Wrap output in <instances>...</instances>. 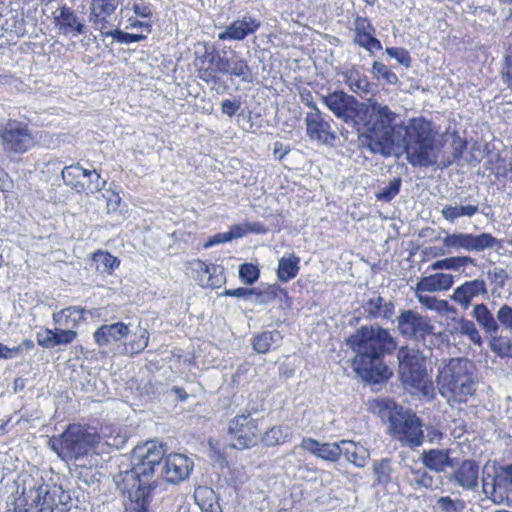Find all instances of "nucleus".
Listing matches in <instances>:
<instances>
[{
	"label": "nucleus",
	"mask_w": 512,
	"mask_h": 512,
	"mask_svg": "<svg viewBox=\"0 0 512 512\" xmlns=\"http://www.w3.org/2000/svg\"><path fill=\"white\" fill-rule=\"evenodd\" d=\"M372 473L374 477L373 485L386 488L392 482V461L384 458L374 461L372 464Z\"/></svg>",
	"instance_id": "72a5a7b5"
},
{
	"label": "nucleus",
	"mask_w": 512,
	"mask_h": 512,
	"mask_svg": "<svg viewBox=\"0 0 512 512\" xmlns=\"http://www.w3.org/2000/svg\"><path fill=\"white\" fill-rule=\"evenodd\" d=\"M122 485V489L128 493L130 512H147L149 495L153 488L152 480L143 481L142 477H137V480L127 482L125 471L122 474Z\"/></svg>",
	"instance_id": "dca6fc26"
},
{
	"label": "nucleus",
	"mask_w": 512,
	"mask_h": 512,
	"mask_svg": "<svg viewBox=\"0 0 512 512\" xmlns=\"http://www.w3.org/2000/svg\"><path fill=\"white\" fill-rule=\"evenodd\" d=\"M35 144L27 123L9 118L0 123V145L7 155L23 154Z\"/></svg>",
	"instance_id": "1a4fd4ad"
},
{
	"label": "nucleus",
	"mask_w": 512,
	"mask_h": 512,
	"mask_svg": "<svg viewBox=\"0 0 512 512\" xmlns=\"http://www.w3.org/2000/svg\"><path fill=\"white\" fill-rule=\"evenodd\" d=\"M322 103L337 119L353 127L358 126L369 112L365 103L344 91H334L322 96Z\"/></svg>",
	"instance_id": "6e6552de"
},
{
	"label": "nucleus",
	"mask_w": 512,
	"mask_h": 512,
	"mask_svg": "<svg viewBox=\"0 0 512 512\" xmlns=\"http://www.w3.org/2000/svg\"><path fill=\"white\" fill-rule=\"evenodd\" d=\"M487 294L486 282L483 279L477 278L465 281L458 286L451 295V299L466 310L471 305L473 299L479 296H486Z\"/></svg>",
	"instance_id": "412c9836"
},
{
	"label": "nucleus",
	"mask_w": 512,
	"mask_h": 512,
	"mask_svg": "<svg viewBox=\"0 0 512 512\" xmlns=\"http://www.w3.org/2000/svg\"><path fill=\"white\" fill-rule=\"evenodd\" d=\"M118 4L119 0H91V11L113 14Z\"/></svg>",
	"instance_id": "bf43d9fd"
},
{
	"label": "nucleus",
	"mask_w": 512,
	"mask_h": 512,
	"mask_svg": "<svg viewBox=\"0 0 512 512\" xmlns=\"http://www.w3.org/2000/svg\"><path fill=\"white\" fill-rule=\"evenodd\" d=\"M54 330L45 329L37 333V343L43 348L51 349L54 348Z\"/></svg>",
	"instance_id": "774afa93"
},
{
	"label": "nucleus",
	"mask_w": 512,
	"mask_h": 512,
	"mask_svg": "<svg viewBox=\"0 0 512 512\" xmlns=\"http://www.w3.org/2000/svg\"><path fill=\"white\" fill-rule=\"evenodd\" d=\"M55 26L64 35L78 36L86 32V25L77 14L66 6L55 11Z\"/></svg>",
	"instance_id": "b1692460"
},
{
	"label": "nucleus",
	"mask_w": 512,
	"mask_h": 512,
	"mask_svg": "<svg viewBox=\"0 0 512 512\" xmlns=\"http://www.w3.org/2000/svg\"><path fill=\"white\" fill-rule=\"evenodd\" d=\"M429 291H420L419 286L415 287V297L418 302L427 310L440 312L445 300L438 299L435 296L429 294Z\"/></svg>",
	"instance_id": "de8ad7c7"
},
{
	"label": "nucleus",
	"mask_w": 512,
	"mask_h": 512,
	"mask_svg": "<svg viewBox=\"0 0 512 512\" xmlns=\"http://www.w3.org/2000/svg\"><path fill=\"white\" fill-rule=\"evenodd\" d=\"M411 483L416 488L433 489L435 487V480L425 468H410Z\"/></svg>",
	"instance_id": "a18cd8bd"
},
{
	"label": "nucleus",
	"mask_w": 512,
	"mask_h": 512,
	"mask_svg": "<svg viewBox=\"0 0 512 512\" xmlns=\"http://www.w3.org/2000/svg\"><path fill=\"white\" fill-rule=\"evenodd\" d=\"M165 453V445L157 441H148L136 446L133 450V468L126 471V481L137 480V477H142L143 481L152 480Z\"/></svg>",
	"instance_id": "0eeeda50"
},
{
	"label": "nucleus",
	"mask_w": 512,
	"mask_h": 512,
	"mask_svg": "<svg viewBox=\"0 0 512 512\" xmlns=\"http://www.w3.org/2000/svg\"><path fill=\"white\" fill-rule=\"evenodd\" d=\"M93 263L96 270L111 274L120 265V261L108 252L98 251L93 255Z\"/></svg>",
	"instance_id": "79ce46f5"
},
{
	"label": "nucleus",
	"mask_w": 512,
	"mask_h": 512,
	"mask_svg": "<svg viewBox=\"0 0 512 512\" xmlns=\"http://www.w3.org/2000/svg\"><path fill=\"white\" fill-rule=\"evenodd\" d=\"M386 53L391 58H394L399 64L405 66L406 68L410 67L411 57L406 49L398 47H387Z\"/></svg>",
	"instance_id": "052dcab7"
},
{
	"label": "nucleus",
	"mask_w": 512,
	"mask_h": 512,
	"mask_svg": "<svg viewBox=\"0 0 512 512\" xmlns=\"http://www.w3.org/2000/svg\"><path fill=\"white\" fill-rule=\"evenodd\" d=\"M306 134L311 141L326 146H334L337 135L331 124L326 120L319 109L308 112L305 116Z\"/></svg>",
	"instance_id": "2eb2a0df"
},
{
	"label": "nucleus",
	"mask_w": 512,
	"mask_h": 512,
	"mask_svg": "<svg viewBox=\"0 0 512 512\" xmlns=\"http://www.w3.org/2000/svg\"><path fill=\"white\" fill-rule=\"evenodd\" d=\"M34 348V342L29 339L23 340L19 345L14 347H8L0 343V358L3 359H13L24 352H28Z\"/></svg>",
	"instance_id": "49530a36"
},
{
	"label": "nucleus",
	"mask_w": 512,
	"mask_h": 512,
	"mask_svg": "<svg viewBox=\"0 0 512 512\" xmlns=\"http://www.w3.org/2000/svg\"><path fill=\"white\" fill-rule=\"evenodd\" d=\"M441 396L450 406L466 403L477 390L475 366L467 358H451L438 370L436 378Z\"/></svg>",
	"instance_id": "7ed1b4c3"
},
{
	"label": "nucleus",
	"mask_w": 512,
	"mask_h": 512,
	"mask_svg": "<svg viewBox=\"0 0 512 512\" xmlns=\"http://www.w3.org/2000/svg\"><path fill=\"white\" fill-rule=\"evenodd\" d=\"M397 120L398 115L389 106L377 102L371 104V122L368 128L401 133L403 127Z\"/></svg>",
	"instance_id": "4be33fe9"
},
{
	"label": "nucleus",
	"mask_w": 512,
	"mask_h": 512,
	"mask_svg": "<svg viewBox=\"0 0 512 512\" xmlns=\"http://www.w3.org/2000/svg\"><path fill=\"white\" fill-rule=\"evenodd\" d=\"M292 438V430L288 426H273L260 438L266 446L281 445Z\"/></svg>",
	"instance_id": "ea45409f"
},
{
	"label": "nucleus",
	"mask_w": 512,
	"mask_h": 512,
	"mask_svg": "<svg viewBox=\"0 0 512 512\" xmlns=\"http://www.w3.org/2000/svg\"><path fill=\"white\" fill-rule=\"evenodd\" d=\"M299 257L294 254L283 256L278 262L277 276L281 282L295 278L299 271Z\"/></svg>",
	"instance_id": "c9c22d12"
},
{
	"label": "nucleus",
	"mask_w": 512,
	"mask_h": 512,
	"mask_svg": "<svg viewBox=\"0 0 512 512\" xmlns=\"http://www.w3.org/2000/svg\"><path fill=\"white\" fill-rule=\"evenodd\" d=\"M472 317L486 335L500 331V323L495 318L488 306L484 303L476 304L473 307Z\"/></svg>",
	"instance_id": "c85d7f7f"
},
{
	"label": "nucleus",
	"mask_w": 512,
	"mask_h": 512,
	"mask_svg": "<svg viewBox=\"0 0 512 512\" xmlns=\"http://www.w3.org/2000/svg\"><path fill=\"white\" fill-rule=\"evenodd\" d=\"M450 449H430L421 453V461L423 465L437 473H443L448 468L454 466L453 459L450 457Z\"/></svg>",
	"instance_id": "a878e982"
},
{
	"label": "nucleus",
	"mask_w": 512,
	"mask_h": 512,
	"mask_svg": "<svg viewBox=\"0 0 512 512\" xmlns=\"http://www.w3.org/2000/svg\"><path fill=\"white\" fill-rule=\"evenodd\" d=\"M451 137L452 155L455 159H459L462 157L463 152L467 148V142L465 139L461 138L457 132H453Z\"/></svg>",
	"instance_id": "338daca9"
},
{
	"label": "nucleus",
	"mask_w": 512,
	"mask_h": 512,
	"mask_svg": "<svg viewBox=\"0 0 512 512\" xmlns=\"http://www.w3.org/2000/svg\"><path fill=\"white\" fill-rule=\"evenodd\" d=\"M203 49L202 53L196 52L194 59L198 77L208 84H216L219 81L218 72L227 74L230 71L231 60L225 55L209 51L207 45Z\"/></svg>",
	"instance_id": "4468645a"
},
{
	"label": "nucleus",
	"mask_w": 512,
	"mask_h": 512,
	"mask_svg": "<svg viewBox=\"0 0 512 512\" xmlns=\"http://www.w3.org/2000/svg\"><path fill=\"white\" fill-rule=\"evenodd\" d=\"M347 84L355 93L368 92L369 82L366 77H361L358 72H351L349 74Z\"/></svg>",
	"instance_id": "4d7b16f0"
},
{
	"label": "nucleus",
	"mask_w": 512,
	"mask_h": 512,
	"mask_svg": "<svg viewBox=\"0 0 512 512\" xmlns=\"http://www.w3.org/2000/svg\"><path fill=\"white\" fill-rule=\"evenodd\" d=\"M148 341L149 333L146 329H142L139 336L128 343L129 350L131 353H140L148 346Z\"/></svg>",
	"instance_id": "0e129e2a"
},
{
	"label": "nucleus",
	"mask_w": 512,
	"mask_h": 512,
	"mask_svg": "<svg viewBox=\"0 0 512 512\" xmlns=\"http://www.w3.org/2000/svg\"><path fill=\"white\" fill-rule=\"evenodd\" d=\"M498 240L489 233L474 235L471 233H445L442 239L441 255L452 254L464 250L466 252H481L498 245Z\"/></svg>",
	"instance_id": "9d476101"
},
{
	"label": "nucleus",
	"mask_w": 512,
	"mask_h": 512,
	"mask_svg": "<svg viewBox=\"0 0 512 512\" xmlns=\"http://www.w3.org/2000/svg\"><path fill=\"white\" fill-rule=\"evenodd\" d=\"M460 333L466 336L474 345L480 347L483 343L482 336L475 323L464 317L457 320V325L450 330V334Z\"/></svg>",
	"instance_id": "58836bf2"
},
{
	"label": "nucleus",
	"mask_w": 512,
	"mask_h": 512,
	"mask_svg": "<svg viewBox=\"0 0 512 512\" xmlns=\"http://www.w3.org/2000/svg\"><path fill=\"white\" fill-rule=\"evenodd\" d=\"M131 4V9L135 13L136 16L151 19L153 16V7L149 3H146L143 0H133Z\"/></svg>",
	"instance_id": "680f3d73"
},
{
	"label": "nucleus",
	"mask_w": 512,
	"mask_h": 512,
	"mask_svg": "<svg viewBox=\"0 0 512 512\" xmlns=\"http://www.w3.org/2000/svg\"><path fill=\"white\" fill-rule=\"evenodd\" d=\"M130 334L128 324L116 322L112 324H103L93 333V338L97 346L101 349L109 348L113 343L125 339Z\"/></svg>",
	"instance_id": "5701e85b"
},
{
	"label": "nucleus",
	"mask_w": 512,
	"mask_h": 512,
	"mask_svg": "<svg viewBox=\"0 0 512 512\" xmlns=\"http://www.w3.org/2000/svg\"><path fill=\"white\" fill-rule=\"evenodd\" d=\"M492 488L501 499L512 500V465L501 467L496 471Z\"/></svg>",
	"instance_id": "2f4dec72"
},
{
	"label": "nucleus",
	"mask_w": 512,
	"mask_h": 512,
	"mask_svg": "<svg viewBox=\"0 0 512 512\" xmlns=\"http://www.w3.org/2000/svg\"><path fill=\"white\" fill-rule=\"evenodd\" d=\"M112 14L106 13H97L96 11H91L89 15V22L92 24L95 30H98L102 36L112 37L114 29H112V23L109 20V17Z\"/></svg>",
	"instance_id": "37998d69"
},
{
	"label": "nucleus",
	"mask_w": 512,
	"mask_h": 512,
	"mask_svg": "<svg viewBox=\"0 0 512 512\" xmlns=\"http://www.w3.org/2000/svg\"><path fill=\"white\" fill-rule=\"evenodd\" d=\"M397 359L399 376L405 389L416 396L432 399L434 386L427 374L425 359L419 351L406 346L401 347L397 352Z\"/></svg>",
	"instance_id": "39448f33"
},
{
	"label": "nucleus",
	"mask_w": 512,
	"mask_h": 512,
	"mask_svg": "<svg viewBox=\"0 0 512 512\" xmlns=\"http://www.w3.org/2000/svg\"><path fill=\"white\" fill-rule=\"evenodd\" d=\"M54 330V347L60 345H68L72 343L78 336L77 332L65 327H56Z\"/></svg>",
	"instance_id": "864d4df0"
},
{
	"label": "nucleus",
	"mask_w": 512,
	"mask_h": 512,
	"mask_svg": "<svg viewBox=\"0 0 512 512\" xmlns=\"http://www.w3.org/2000/svg\"><path fill=\"white\" fill-rule=\"evenodd\" d=\"M261 420L253 418L251 413L238 414L229 423V433L234 439L233 446L246 449L255 446L260 440Z\"/></svg>",
	"instance_id": "ddd939ff"
},
{
	"label": "nucleus",
	"mask_w": 512,
	"mask_h": 512,
	"mask_svg": "<svg viewBox=\"0 0 512 512\" xmlns=\"http://www.w3.org/2000/svg\"><path fill=\"white\" fill-rule=\"evenodd\" d=\"M454 283V276L448 273H436L422 277L418 283L420 291L440 292L451 288Z\"/></svg>",
	"instance_id": "c756f323"
},
{
	"label": "nucleus",
	"mask_w": 512,
	"mask_h": 512,
	"mask_svg": "<svg viewBox=\"0 0 512 512\" xmlns=\"http://www.w3.org/2000/svg\"><path fill=\"white\" fill-rule=\"evenodd\" d=\"M401 187V179L394 178L389 184L383 187L377 194L376 198L381 201L389 202L399 193Z\"/></svg>",
	"instance_id": "6e6d98bb"
},
{
	"label": "nucleus",
	"mask_w": 512,
	"mask_h": 512,
	"mask_svg": "<svg viewBox=\"0 0 512 512\" xmlns=\"http://www.w3.org/2000/svg\"><path fill=\"white\" fill-rule=\"evenodd\" d=\"M489 347L501 358H512V337L502 332L489 335Z\"/></svg>",
	"instance_id": "f704fd0d"
},
{
	"label": "nucleus",
	"mask_w": 512,
	"mask_h": 512,
	"mask_svg": "<svg viewBox=\"0 0 512 512\" xmlns=\"http://www.w3.org/2000/svg\"><path fill=\"white\" fill-rule=\"evenodd\" d=\"M358 139L362 148L383 157L396 155L402 147L400 132L368 128L367 132L360 134Z\"/></svg>",
	"instance_id": "9b49d317"
},
{
	"label": "nucleus",
	"mask_w": 512,
	"mask_h": 512,
	"mask_svg": "<svg viewBox=\"0 0 512 512\" xmlns=\"http://www.w3.org/2000/svg\"><path fill=\"white\" fill-rule=\"evenodd\" d=\"M437 505L442 512H463L466 509L465 501L462 499H452L450 496L438 498Z\"/></svg>",
	"instance_id": "3c124183"
},
{
	"label": "nucleus",
	"mask_w": 512,
	"mask_h": 512,
	"mask_svg": "<svg viewBox=\"0 0 512 512\" xmlns=\"http://www.w3.org/2000/svg\"><path fill=\"white\" fill-rule=\"evenodd\" d=\"M85 312L84 308L71 306L53 313L52 319L56 325L74 330L85 320Z\"/></svg>",
	"instance_id": "cd10ccee"
},
{
	"label": "nucleus",
	"mask_w": 512,
	"mask_h": 512,
	"mask_svg": "<svg viewBox=\"0 0 512 512\" xmlns=\"http://www.w3.org/2000/svg\"><path fill=\"white\" fill-rule=\"evenodd\" d=\"M363 310L368 318L391 319L394 315L395 305L392 300H386L373 293L363 304Z\"/></svg>",
	"instance_id": "bb28decb"
},
{
	"label": "nucleus",
	"mask_w": 512,
	"mask_h": 512,
	"mask_svg": "<svg viewBox=\"0 0 512 512\" xmlns=\"http://www.w3.org/2000/svg\"><path fill=\"white\" fill-rule=\"evenodd\" d=\"M253 296L251 302L254 305H267L273 302L279 296H283L286 301L289 300L287 291L281 288L277 284L273 285H261L257 288H253Z\"/></svg>",
	"instance_id": "473e14b6"
},
{
	"label": "nucleus",
	"mask_w": 512,
	"mask_h": 512,
	"mask_svg": "<svg viewBox=\"0 0 512 512\" xmlns=\"http://www.w3.org/2000/svg\"><path fill=\"white\" fill-rule=\"evenodd\" d=\"M282 340V335L278 330L265 331L253 338V349L257 353H267L274 346H278Z\"/></svg>",
	"instance_id": "4c0bfd02"
},
{
	"label": "nucleus",
	"mask_w": 512,
	"mask_h": 512,
	"mask_svg": "<svg viewBox=\"0 0 512 512\" xmlns=\"http://www.w3.org/2000/svg\"><path fill=\"white\" fill-rule=\"evenodd\" d=\"M399 332L408 337H424L433 332V325L428 317L413 310H404L397 318Z\"/></svg>",
	"instance_id": "f3484780"
},
{
	"label": "nucleus",
	"mask_w": 512,
	"mask_h": 512,
	"mask_svg": "<svg viewBox=\"0 0 512 512\" xmlns=\"http://www.w3.org/2000/svg\"><path fill=\"white\" fill-rule=\"evenodd\" d=\"M192 468V460L183 454L175 453L166 457L165 464L161 467V473L168 482L178 483L189 476Z\"/></svg>",
	"instance_id": "6ab92c4d"
},
{
	"label": "nucleus",
	"mask_w": 512,
	"mask_h": 512,
	"mask_svg": "<svg viewBox=\"0 0 512 512\" xmlns=\"http://www.w3.org/2000/svg\"><path fill=\"white\" fill-rule=\"evenodd\" d=\"M194 499L200 509L210 508L213 503L217 502L214 490L207 486L197 487L194 491Z\"/></svg>",
	"instance_id": "09e8293b"
},
{
	"label": "nucleus",
	"mask_w": 512,
	"mask_h": 512,
	"mask_svg": "<svg viewBox=\"0 0 512 512\" xmlns=\"http://www.w3.org/2000/svg\"><path fill=\"white\" fill-rule=\"evenodd\" d=\"M447 479L463 491L476 493L479 486V465L474 460H464Z\"/></svg>",
	"instance_id": "a211bd4d"
},
{
	"label": "nucleus",
	"mask_w": 512,
	"mask_h": 512,
	"mask_svg": "<svg viewBox=\"0 0 512 512\" xmlns=\"http://www.w3.org/2000/svg\"><path fill=\"white\" fill-rule=\"evenodd\" d=\"M355 353V369L365 373L374 382L388 379L392 372L383 363L384 354L392 353L397 343L390 332L374 324L363 326L347 339Z\"/></svg>",
	"instance_id": "f257e3e1"
},
{
	"label": "nucleus",
	"mask_w": 512,
	"mask_h": 512,
	"mask_svg": "<svg viewBox=\"0 0 512 512\" xmlns=\"http://www.w3.org/2000/svg\"><path fill=\"white\" fill-rule=\"evenodd\" d=\"M227 74L240 78L243 82L252 81V72L244 59H231L230 71Z\"/></svg>",
	"instance_id": "8fccbe9b"
},
{
	"label": "nucleus",
	"mask_w": 512,
	"mask_h": 512,
	"mask_svg": "<svg viewBox=\"0 0 512 512\" xmlns=\"http://www.w3.org/2000/svg\"><path fill=\"white\" fill-rule=\"evenodd\" d=\"M61 176L64 183L77 193L94 194L101 191L106 184L95 169H85L79 164L64 167Z\"/></svg>",
	"instance_id": "f8f14e48"
},
{
	"label": "nucleus",
	"mask_w": 512,
	"mask_h": 512,
	"mask_svg": "<svg viewBox=\"0 0 512 512\" xmlns=\"http://www.w3.org/2000/svg\"><path fill=\"white\" fill-rule=\"evenodd\" d=\"M205 288H218L225 282L224 268L220 265L212 264L210 273L206 277Z\"/></svg>",
	"instance_id": "5fc2aeb1"
},
{
	"label": "nucleus",
	"mask_w": 512,
	"mask_h": 512,
	"mask_svg": "<svg viewBox=\"0 0 512 512\" xmlns=\"http://www.w3.org/2000/svg\"><path fill=\"white\" fill-rule=\"evenodd\" d=\"M372 73L375 76H381L388 84L395 85L398 82L397 75L390 71L387 66L381 62L375 61L372 65Z\"/></svg>",
	"instance_id": "13d9d810"
},
{
	"label": "nucleus",
	"mask_w": 512,
	"mask_h": 512,
	"mask_svg": "<svg viewBox=\"0 0 512 512\" xmlns=\"http://www.w3.org/2000/svg\"><path fill=\"white\" fill-rule=\"evenodd\" d=\"M340 448L347 461L356 467L363 468L370 458L369 450L353 441H341Z\"/></svg>",
	"instance_id": "7c9ffc66"
},
{
	"label": "nucleus",
	"mask_w": 512,
	"mask_h": 512,
	"mask_svg": "<svg viewBox=\"0 0 512 512\" xmlns=\"http://www.w3.org/2000/svg\"><path fill=\"white\" fill-rule=\"evenodd\" d=\"M353 24L355 31L354 43L357 45L375 33V28L367 17L357 15Z\"/></svg>",
	"instance_id": "c03bdc74"
},
{
	"label": "nucleus",
	"mask_w": 512,
	"mask_h": 512,
	"mask_svg": "<svg viewBox=\"0 0 512 512\" xmlns=\"http://www.w3.org/2000/svg\"><path fill=\"white\" fill-rule=\"evenodd\" d=\"M146 39V35L144 34H131L126 33L118 29H114L113 32V40L119 42V43H134L139 42Z\"/></svg>",
	"instance_id": "69168bd1"
},
{
	"label": "nucleus",
	"mask_w": 512,
	"mask_h": 512,
	"mask_svg": "<svg viewBox=\"0 0 512 512\" xmlns=\"http://www.w3.org/2000/svg\"><path fill=\"white\" fill-rule=\"evenodd\" d=\"M371 409L383 420L389 422V433L404 445L414 448L422 444L424 433L421 420L410 410L389 398H380L373 401Z\"/></svg>",
	"instance_id": "20e7f679"
},
{
	"label": "nucleus",
	"mask_w": 512,
	"mask_h": 512,
	"mask_svg": "<svg viewBox=\"0 0 512 512\" xmlns=\"http://www.w3.org/2000/svg\"><path fill=\"white\" fill-rule=\"evenodd\" d=\"M467 265H475V260L470 256H452L438 260L430 265L432 270L458 271Z\"/></svg>",
	"instance_id": "a19ab883"
},
{
	"label": "nucleus",
	"mask_w": 512,
	"mask_h": 512,
	"mask_svg": "<svg viewBox=\"0 0 512 512\" xmlns=\"http://www.w3.org/2000/svg\"><path fill=\"white\" fill-rule=\"evenodd\" d=\"M479 212L477 204L466 205H446L441 210L443 218L450 223H454L460 217L471 218Z\"/></svg>",
	"instance_id": "e433bc0d"
},
{
	"label": "nucleus",
	"mask_w": 512,
	"mask_h": 512,
	"mask_svg": "<svg viewBox=\"0 0 512 512\" xmlns=\"http://www.w3.org/2000/svg\"><path fill=\"white\" fill-rule=\"evenodd\" d=\"M402 146L413 167L427 168L437 164L442 144L437 141V130L423 117L412 118L403 128Z\"/></svg>",
	"instance_id": "f03ea898"
},
{
	"label": "nucleus",
	"mask_w": 512,
	"mask_h": 512,
	"mask_svg": "<svg viewBox=\"0 0 512 512\" xmlns=\"http://www.w3.org/2000/svg\"><path fill=\"white\" fill-rule=\"evenodd\" d=\"M497 320L506 330L512 332V306L508 304L502 305L497 313Z\"/></svg>",
	"instance_id": "e2e57ef3"
},
{
	"label": "nucleus",
	"mask_w": 512,
	"mask_h": 512,
	"mask_svg": "<svg viewBox=\"0 0 512 512\" xmlns=\"http://www.w3.org/2000/svg\"><path fill=\"white\" fill-rule=\"evenodd\" d=\"M261 23L251 15H244L241 19H236L230 23L222 32L218 34L221 41L234 40L242 41L248 35L253 34L260 27Z\"/></svg>",
	"instance_id": "aec40b11"
},
{
	"label": "nucleus",
	"mask_w": 512,
	"mask_h": 512,
	"mask_svg": "<svg viewBox=\"0 0 512 512\" xmlns=\"http://www.w3.org/2000/svg\"><path fill=\"white\" fill-rule=\"evenodd\" d=\"M260 276V270L252 263H244L239 267V278L246 285L254 284Z\"/></svg>",
	"instance_id": "603ef678"
},
{
	"label": "nucleus",
	"mask_w": 512,
	"mask_h": 512,
	"mask_svg": "<svg viewBox=\"0 0 512 512\" xmlns=\"http://www.w3.org/2000/svg\"><path fill=\"white\" fill-rule=\"evenodd\" d=\"M340 443H320L313 438H303L300 446L303 450L326 461L336 462L342 455Z\"/></svg>",
	"instance_id": "393cba45"
},
{
	"label": "nucleus",
	"mask_w": 512,
	"mask_h": 512,
	"mask_svg": "<svg viewBox=\"0 0 512 512\" xmlns=\"http://www.w3.org/2000/svg\"><path fill=\"white\" fill-rule=\"evenodd\" d=\"M99 442L100 435L94 428L72 424L59 438L50 440V447L60 458L71 461L87 455Z\"/></svg>",
	"instance_id": "423d86ee"
}]
</instances>
